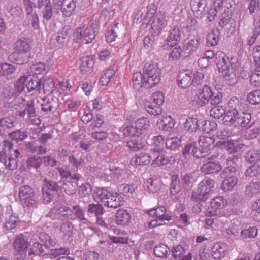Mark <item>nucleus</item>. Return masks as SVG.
Here are the masks:
<instances>
[{"label": "nucleus", "instance_id": "27", "mask_svg": "<svg viewBox=\"0 0 260 260\" xmlns=\"http://www.w3.org/2000/svg\"><path fill=\"white\" fill-rule=\"evenodd\" d=\"M9 58L17 64L22 65L28 62L27 53L16 50H14L10 55Z\"/></svg>", "mask_w": 260, "mask_h": 260}, {"label": "nucleus", "instance_id": "4", "mask_svg": "<svg viewBox=\"0 0 260 260\" xmlns=\"http://www.w3.org/2000/svg\"><path fill=\"white\" fill-rule=\"evenodd\" d=\"M143 75L145 88H152L160 81L159 71L153 64L146 63L143 68Z\"/></svg>", "mask_w": 260, "mask_h": 260}, {"label": "nucleus", "instance_id": "61", "mask_svg": "<svg viewBox=\"0 0 260 260\" xmlns=\"http://www.w3.org/2000/svg\"><path fill=\"white\" fill-rule=\"evenodd\" d=\"M184 126L186 130L190 132L196 131L198 128L197 119L193 117L187 118L184 124Z\"/></svg>", "mask_w": 260, "mask_h": 260}, {"label": "nucleus", "instance_id": "48", "mask_svg": "<svg viewBox=\"0 0 260 260\" xmlns=\"http://www.w3.org/2000/svg\"><path fill=\"white\" fill-rule=\"evenodd\" d=\"M137 188V185L134 184L131 185L122 184L118 186V191L120 194L129 197L133 194Z\"/></svg>", "mask_w": 260, "mask_h": 260}, {"label": "nucleus", "instance_id": "54", "mask_svg": "<svg viewBox=\"0 0 260 260\" xmlns=\"http://www.w3.org/2000/svg\"><path fill=\"white\" fill-rule=\"evenodd\" d=\"M206 5V0H194L191 2L192 10L198 15H201L204 11Z\"/></svg>", "mask_w": 260, "mask_h": 260}, {"label": "nucleus", "instance_id": "49", "mask_svg": "<svg viewBox=\"0 0 260 260\" xmlns=\"http://www.w3.org/2000/svg\"><path fill=\"white\" fill-rule=\"evenodd\" d=\"M210 111V115L215 119H219L226 114L225 107L219 104L214 105Z\"/></svg>", "mask_w": 260, "mask_h": 260}, {"label": "nucleus", "instance_id": "23", "mask_svg": "<svg viewBox=\"0 0 260 260\" xmlns=\"http://www.w3.org/2000/svg\"><path fill=\"white\" fill-rule=\"evenodd\" d=\"M22 1L27 15L32 13L34 8H40L47 3V0H22Z\"/></svg>", "mask_w": 260, "mask_h": 260}, {"label": "nucleus", "instance_id": "9", "mask_svg": "<svg viewBox=\"0 0 260 260\" xmlns=\"http://www.w3.org/2000/svg\"><path fill=\"white\" fill-rule=\"evenodd\" d=\"M19 196L25 206L33 207L37 204L34 191L28 185H23L20 187Z\"/></svg>", "mask_w": 260, "mask_h": 260}, {"label": "nucleus", "instance_id": "37", "mask_svg": "<svg viewBox=\"0 0 260 260\" xmlns=\"http://www.w3.org/2000/svg\"><path fill=\"white\" fill-rule=\"evenodd\" d=\"M76 0H63L61 3V10L67 17L71 15L76 8Z\"/></svg>", "mask_w": 260, "mask_h": 260}, {"label": "nucleus", "instance_id": "30", "mask_svg": "<svg viewBox=\"0 0 260 260\" xmlns=\"http://www.w3.org/2000/svg\"><path fill=\"white\" fill-rule=\"evenodd\" d=\"M98 29L96 24H92L84 30L83 31V39L85 41V43L88 44L92 41L95 37L96 31Z\"/></svg>", "mask_w": 260, "mask_h": 260}, {"label": "nucleus", "instance_id": "12", "mask_svg": "<svg viewBox=\"0 0 260 260\" xmlns=\"http://www.w3.org/2000/svg\"><path fill=\"white\" fill-rule=\"evenodd\" d=\"M70 208L67 206H60L52 209L47 216H49L54 220L62 221L70 220Z\"/></svg>", "mask_w": 260, "mask_h": 260}, {"label": "nucleus", "instance_id": "6", "mask_svg": "<svg viewBox=\"0 0 260 260\" xmlns=\"http://www.w3.org/2000/svg\"><path fill=\"white\" fill-rule=\"evenodd\" d=\"M198 97L204 105H206L210 102L211 105H216L221 103L223 95L219 92H214L209 86L205 85L201 89H199Z\"/></svg>", "mask_w": 260, "mask_h": 260}, {"label": "nucleus", "instance_id": "8", "mask_svg": "<svg viewBox=\"0 0 260 260\" xmlns=\"http://www.w3.org/2000/svg\"><path fill=\"white\" fill-rule=\"evenodd\" d=\"M182 33L181 30L177 26H174L171 28L169 31L167 39L161 46L162 49L169 50L179 44L181 40Z\"/></svg>", "mask_w": 260, "mask_h": 260}, {"label": "nucleus", "instance_id": "56", "mask_svg": "<svg viewBox=\"0 0 260 260\" xmlns=\"http://www.w3.org/2000/svg\"><path fill=\"white\" fill-rule=\"evenodd\" d=\"M174 120L172 119L170 117L161 120L157 123L159 129L164 131H170L174 126Z\"/></svg>", "mask_w": 260, "mask_h": 260}, {"label": "nucleus", "instance_id": "47", "mask_svg": "<svg viewBox=\"0 0 260 260\" xmlns=\"http://www.w3.org/2000/svg\"><path fill=\"white\" fill-rule=\"evenodd\" d=\"M151 159V156L148 153H142L139 155H136L133 157L132 161L136 165H147L150 163Z\"/></svg>", "mask_w": 260, "mask_h": 260}, {"label": "nucleus", "instance_id": "58", "mask_svg": "<svg viewBox=\"0 0 260 260\" xmlns=\"http://www.w3.org/2000/svg\"><path fill=\"white\" fill-rule=\"evenodd\" d=\"M9 136L12 140L18 143L23 141L27 137V132L19 129L10 133Z\"/></svg>", "mask_w": 260, "mask_h": 260}, {"label": "nucleus", "instance_id": "7", "mask_svg": "<svg viewBox=\"0 0 260 260\" xmlns=\"http://www.w3.org/2000/svg\"><path fill=\"white\" fill-rule=\"evenodd\" d=\"M198 142L199 145L198 154L202 156V158H206L211 153L212 149L214 147L215 139L208 135H203L199 137Z\"/></svg>", "mask_w": 260, "mask_h": 260}, {"label": "nucleus", "instance_id": "40", "mask_svg": "<svg viewBox=\"0 0 260 260\" xmlns=\"http://www.w3.org/2000/svg\"><path fill=\"white\" fill-rule=\"evenodd\" d=\"M80 61L79 68L83 74H86L89 72L94 63L93 58L89 56L83 57Z\"/></svg>", "mask_w": 260, "mask_h": 260}, {"label": "nucleus", "instance_id": "42", "mask_svg": "<svg viewBox=\"0 0 260 260\" xmlns=\"http://www.w3.org/2000/svg\"><path fill=\"white\" fill-rule=\"evenodd\" d=\"M145 143L139 138H133L126 142V146L132 151H138L144 148Z\"/></svg>", "mask_w": 260, "mask_h": 260}, {"label": "nucleus", "instance_id": "59", "mask_svg": "<svg viewBox=\"0 0 260 260\" xmlns=\"http://www.w3.org/2000/svg\"><path fill=\"white\" fill-rule=\"evenodd\" d=\"M28 78V76L23 75L20 77L16 82L13 88L18 96L25 89V83Z\"/></svg>", "mask_w": 260, "mask_h": 260}, {"label": "nucleus", "instance_id": "25", "mask_svg": "<svg viewBox=\"0 0 260 260\" xmlns=\"http://www.w3.org/2000/svg\"><path fill=\"white\" fill-rule=\"evenodd\" d=\"M30 42L28 38H22L18 39L14 44V50L27 53L31 50Z\"/></svg>", "mask_w": 260, "mask_h": 260}, {"label": "nucleus", "instance_id": "43", "mask_svg": "<svg viewBox=\"0 0 260 260\" xmlns=\"http://www.w3.org/2000/svg\"><path fill=\"white\" fill-rule=\"evenodd\" d=\"M239 114L238 110L227 111L223 118L224 123L227 125L234 126Z\"/></svg>", "mask_w": 260, "mask_h": 260}, {"label": "nucleus", "instance_id": "38", "mask_svg": "<svg viewBox=\"0 0 260 260\" xmlns=\"http://www.w3.org/2000/svg\"><path fill=\"white\" fill-rule=\"evenodd\" d=\"M71 220H66L62 221L60 226V230L64 238L72 236L74 225L71 221Z\"/></svg>", "mask_w": 260, "mask_h": 260}, {"label": "nucleus", "instance_id": "44", "mask_svg": "<svg viewBox=\"0 0 260 260\" xmlns=\"http://www.w3.org/2000/svg\"><path fill=\"white\" fill-rule=\"evenodd\" d=\"M111 193L104 188H98L93 195L94 199H98L104 205L106 201L109 200Z\"/></svg>", "mask_w": 260, "mask_h": 260}, {"label": "nucleus", "instance_id": "51", "mask_svg": "<svg viewBox=\"0 0 260 260\" xmlns=\"http://www.w3.org/2000/svg\"><path fill=\"white\" fill-rule=\"evenodd\" d=\"M145 108L148 113L152 115L157 116L162 112V109L158 105L147 101L145 103Z\"/></svg>", "mask_w": 260, "mask_h": 260}, {"label": "nucleus", "instance_id": "36", "mask_svg": "<svg viewBox=\"0 0 260 260\" xmlns=\"http://www.w3.org/2000/svg\"><path fill=\"white\" fill-rule=\"evenodd\" d=\"M153 252L156 257L160 258H167L171 253L170 249L165 244H159L155 246Z\"/></svg>", "mask_w": 260, "mask_h": 260}, {"label": "nucleus", "instance_id": "17", "mask_svg": "<svg viewBox=\"0 0 260 260\" xmlns=\"http://www.w3.org/2000/svg\"><path fill=\"white\" fill-rule=\"evenodd\" d=\"M50 156L41 157L40 156H34L29 157L26 161L27 166L29 169H38L43 164L44 166L49 165L50 160Z\"/></svg>", "mask_w": 260, "mask_h": 260}, {"label": "nucleus", "instance_id": "16", "mask_svg": "<svg viewBox=\"0 0 260 260\" xmlns=\"http://www.w3.org/2000/svg\"><path fill=\"white\" fill-rule=\"evenodd\" d=\"M215 63L219 72L229 71V60L228 57L222 51H217L215 54Z\"/></svg>", "mask_w": 260, "mask_h": 260}, {"label": "nucleus", "instance_id": "11", "mask_svg": "<svg viewBox=\"0 0 260 260\" xmlns=\"http://www.w3.org/2000/svg\"><path fill=\"white\" fill-rule=\"evenodd\" d=\"M208 162L204 163L201 167V172L205 174H216L220 172L222 167L218 161H213V156H208Z\"/></svg>", "mask_w": 260, "mask_h": 260}, {"label": "nucleus", "instance_id": "39", "mask_svg": "<svg viewBox=\"0 0 260 260\" xmlns=\"http://www.w3.org/2000/svg\"><path fill=\"white\" fill-rule=\"evenodd\" d=\"M140 72L134 73L132 77L133 87L137 91H140L144 88V78Z\"/></svg>", "mask_w": 260, "mask_h": 260}, {"label": "nucleus", "instance_id": "64", "mask_svg": "<svg viewBox=\"0 0 260 260\" xmlns=\"http://www.w3.org/2000/svg\"><path fill=\"white\" fill-rule=\"evenodd\" d=\"M247 100L251 104L256 105L259 104L260 90H255L248 93Z\"/></svg>", "mask_w": 260, "mask_h": 260}, {"label": "nucleus", "instance_id": "32", "mask_svg": "<svg viewBox=\"0 0 260 260\" xmlns=\"http://www.w3.org/2000/svg\"><path fill=\"white\" fill-rule=\"evenodd\" d=\"M116 219L117 224L126 225L130 222L131 216L125 210L119 209L116 213Z\"/></svg>", "mask_w": 260, "mask_h": 260}, {"label": "nucleus", "instance_id": "62", "mask_svg": "<svg viewBox=\"0 0 260 260\" xmlns=\"http://www.w3.org/2000/svg\"><path fill=\"white\" fill-rule=\"evenodd\" d=\"M172 159V156L167 153L159 154L152 161V164H157L159 166H164L168 164Z\"/></svg>", "mask_w": 260, "mask_h": 260}, {"label": "nucleus", "instance_id": "50", "mask_svg": "<svg viewBox=\"0 0 260 260\" xmlns=\"http://www.w3.org/2000/svg\"><path fill=\"white\" fill-rule=\"evenodd\" d=\"M16 123V118L12 115L0 118V127L11 128L15 126Z\"/></svg>", "mask_w": 260, "mask_h": 260}, {"label": "nucleus", "instance_id": "24", "mask_svg": "<svg viewBox=\"0 0 260 260\" xmlns=\"http://www.w3.org/2000/svg\"><path fill=\"white\" fill-rule=\"evenodd\" d=\"M59 183L61 186V190H63L68 195L74 194L78 188V183L72 180H60Z\"/></svg>", "mask_w": 260, "mask_h": 260}, {"label": "nucleus", "instance_id": "34", "mask_svg": "<svg viewBox=\"0 0 260 260\" xmlns=\"http://www.w3.org/2000/svg\"><path fill=\"white\" fill-rule=\"evenodd\" d=\"M44 202L47 204L54 202L59 197V192L42 188Z\"/></svg>", "mask_w": 260, "mask_h": 260}, {"label": "nucleus", "instance_id": "57", "mask_svg": "<svg viewBox=\"0 0 260 260\" xmlns=\"http://www.w3.org/2000/svg\"><path fill=\"white\" fill-rule=\"evenodd\" d=\"M87 212L90 214L94 215L96 217H98L103 214L104 210L101 204L92 203L88 206Z\"/></svg>", "mask_w": 260, "mask_h": 260}, {"label": "nucleus", "instance_id": "1", "mask_svg": "<svg viewBox=\"0 0 260 260\" xmlns=\"http://www.w3.org/2000/svg\"><path fill=\"white\" fill-rule=\"evenodd\" d=\"M39 238L42 245L35 248V250L39 256L50 255L55 258L61 254L68 255L70 253L69 249L66 247L53 248L56 244V242L45 232H39Z\"/></svg>", "mask_w": 260, "mask_h": 260}, {"label": "nucleus", "instance_id": "22", "mask_svg": "<svg viewBox=\"0 0 260 260\" xmlns=\"http://www.w3.org/2000/svg\"><path fill=\"white\" fill-rule=\"evenodd\" d=\"M228 249L226 244L216 243L212 247V255L214 259H220L225 256Z\"/></svg>", "mask_w": 260, "mask_h": 260}, {"label": "nucleus", "instance_id": "18", "mask_svg": "<svg viewBox=\"0 0 260 260\" xmlns=\"http://www.w3.org/2000/svg\"><path fill=\"white\" fill-rule=\"evenodd\" d=\"M56 169L61 178L62 179V180L70 178L71 180H75L78 181L81 178L80 174L78 173H72L69 165H62L61 167H58Z\"/></svg>", "mask_w": 260, "mask_h": 260}, {"label": "nucleus", "instance_id": "46", "mask_svg": "<svg viewBox=\"0 0 260 260\" xmlns=\"http://www.w3.org/2000/svg\"><path fill=\"white\" fill-rule=\"evenodd\" d=\"M246 161L251 164H259L260 150L257 149H251L246 152L245 155Z\"/></svg>", "mask_w": 260, "mask_h": 260}, {"label": "nucleus", "instance_id": "60", "mask_svg": "<svg viewBox=\"0 0 260 260\" xmlns=\"http://www.w3.org/2000/svg\"><path fill=\"white\" fill-rule=\"evenodd\" d=\"M44 185L42 186L43 188L54 190L57 192H59L61 190V186L59 182H56L53 180L44 179Z\"/></svg>", "mask_w": 260, "mask_h": 260}, {"label": "nucleus", "instance_id": "45", "mask_svg": "<svg viewBox=\"0 0 260 260\" xmlns=\"http://www.w3.org/2000/svg\"><path fill=\"white\" fill-rule=\"evenodd\" d=\"M198 152H199L198 148H197L192 144L188 143L183 148L182 155L186 158L192 155L194 157L202 159V156L200 154H198Z\"/></svg>", "mask_w": 260, "mask_h": 260}, {"label": "nucleus", "instance_id": "15", "mask_svg": "<svg viewBox=\"0 0 260 260\" xmlns=\"http://www.w3.org/2000/svg\"><path fill=\"white\" fill-rule=\"evenodd\" d=\"M147 213L153 217H155L157 221L163 222L165 220L169 221L172 219V216L166 213V209L164 206L152 208L147 211Z\"/></svg>", "mask_w": 260, "mask_h": 260}, {"label": "nucleus", "instance_id": "10", "mask_svg": "<svg viewBox=\"0 0 260 260\" xmlns=\"http://www.w3.org/2000/svg\"><path fill=\"white\" fill-rule=\"evenodd\" d=\"M200 47V38L199 37L193 36L186 39L183 43L184 56L188 57L196 52Z\"/></svg>", "mask_w": 260, "mask_h": 260}, {"label": "nucleus", "instance_id": "28", "mask_svg": "<svg viewBox=\"0 0 260 260\" xmlns=\"http://www.w3.org/2000/svg\"><path fill=\"white\" fill-rule=\"evenodd\" d=\"M134 124L140 136L146 134L150 127V121L145 117L137 119Z\"/></svg>", "mask_w": 260, "mask_h": 260}, {"label": "nucleus", "instance_id": "35", "mask_svg": "<svg viewBox=\"0 0 260 260\" xmlns=\"http://www.w3.org/2000/svg\"><path fill=\"white\" fill-rule=\"evenodd\" d=\"M73 210L70 209V220L74 221L77 219L79 221L82 220H87L84 216V212L79 205H75L73 207Z\"/></svg>", "mask_w": 260, "mask_h": 260}, {"label": "nucleus", "instance_id": "55", "mask_svg": "<svg viewBox=\"0 0 260 260\" xmlns=\"http://www.w3.org/2000/svg\"><path fill=\"white\" fill-rule=\"evenodd\" d=\"M219 32L218 30H212L206 37V44L208 46H214L218 44Z\"/></svg>", "mask_w": 260, "mask_h": 260}, {"label": "nucleus", "instance_id": "33", "mask_svg": "<svg viewBox=\"0 0 260 260\" xmlns=\"http://www.w3.org/2000/svg\"><path fill=\"white\" fill-rule=\"evenodd\" d=\"M70 32V27L65 26L58 32L57 35H55L53 37L59 44H63L68 41Z\"/></svg>", "mask_w": 260, "mask_h": 260}, {"label": "nucleus", "instance_id": "14", "mask_svg": "<svg viewBox=\"0 0 260 260\" xmlns=\"http://www.w3.org/2000/svg\"><path fill=\"white\" fill-rule=\"evenodd\" d=\"M224 206V200L222 197H217L213 198L211 202L210 207L206 210V216L211 217L215 215L219 210L223 208Z\"/></svg>", "mask_w": 260, "mask_h": 260}, {"label": "nucleus", "instance_id": "41", "mask_svg": "<svg viewBox=\"0 0 260 260\" xmlns=\"http://www.w3.org/2000/svg\"><path fill=\"white\" fill-rule=\"evenodd\" d=\"M181 189V187L179 176L178 175H173L172 177V181L170 186L171 196H175L180 192Z\"/></svg>", "mask_w": 260, "mask_h": 260}, {"label": "nucleus", "instance_id": "13", "mask_svg": "<svg viewBox=\"0 0 260 260\" xmlns=\"http://www.w3.org/2000/svg\"><path fill=\"white\" fill-rule=\"evenodd\" d=\"M166 24V22L164 15L161 13L157 14L153 18L151 24L153 35H158Z\"/></svg>", "mask_w": 260, "mask_h": 260}, {"label": "nucleus", "instance_id": "19", "mask_svg": "<svg viewBox=\"0 0 260 260\" xmlns=\"http://www.w3.org/2000/svg\"><path fill=\"white\" fill-rule=\"evenodd\" d=\"M192 75V74L189 71L180 72L177 76L178 85L182 88L189 87L193 81Z\"/></svg>", "mask_w": 260, "mask_h": 260}, {"label": "nucleus", "instance_id": "63", "mask_svg": "<svg viewBox=\"0 0 260 260\" xmlns=\"http://www.w3.org/2000/svg\"><path fill=\"white\" fill-rule=\"evenodd\" d=\"M259 174H260V164H253L245 172V175L249 177H254Z\"/></svg>", "mask_w": 260, "mask_h": 260}, {"label": "nucleus", "instance_id": "29", "mask_svg": "<svg viewBox=\"0 0 260 260\" xmlns=\"http://www.w3.org/2000/svg\"><path fill=\"white\" fill-rule=\"evenodd\" d=\"M124 202V198L121 196L117 194L116 196H114L111 194L109 200L108 199L106 201L104 205L109 208L115 209L122 205Z\"/></svg>", "mask_w": 260, "mask_h": 260}, {"label": "nucleus", "instance_id": "21", "mask_svg": "<svg viewBox=\"0 0 260 260\" xmlns=\"http://www.w3.org/2000/svg\"><path fill=\"white\" fill-rule=\"evenodd\" d=\"M161 184V181L159 179L150 178L144 182V187L150 193H155L160 190Z\"/></svg>", "mask_w": 260, "mask_h": 260}, {"label": "nucleus", "instance_id": "31", "mask_svg": "<svg viewBox=\"0 0 260 260\" xmlns=\"http://www.w3.org/2000/svg\"><path fill=\"white\" fill-rule=\"evenodd\" d=\"M147 143L150 145L157 147L158 148L155 151L159 152L162 150L164 144V138L161 135L153 136L150 135L148 136Z\"/></svg>", "mask_w": 260, "mask_h": 260}, {"label": "nucleus", "instance_id": "2", "mask_svg": "<svg viewBox=\"0 0 260 260\" xmlns=\"http://www.w3.org/2000/svg\"><path fill=\"white\" fill-rule=\"evenodd\" d=\"M220 175L221 177L224 178L221 188L223 191H228L237 184L239 171L236 167L229 166L224 168Z\"/></svg>", "mask_w": 260, "mask_h": 260}, {"label": "nucleus", "instance_id": "20", "mask_svg": "<svg viewBox=\"0 0 260 260\" xmlns=\"http://www.w3.org/2000/svg\"><path fill=\"white\" fill-rule=\"evenodd\" d=\"M27 80L28 82L26 84L25 86L28 93L32 92L34 94L41 91L42 84L41 79L37 76L28 77Z\"/></svg>", "mask_w": 260, "mask_h": 260}, {"label": "nucleus", "instance_id": "53", "mask_svg": "<svg viewBox=\"0 0 260 260\" xmlns=\"http://www.w3.org/2000/svg\"><path fill=\"white\" fill-rule=\"evenodd\" d=\"M181 139L177 137H171L168 138L165 142L167 149L175 150L181 146Z\"/></svg>", "mask_w": 260, "mask_h": 260}, {"label": "nucleus", "instance_id": "26", "mask_svg": "<svg viewBox=\"0 0 260 260\" xmlns=\"http://www.w3.org/2000/svg\"><path fill=\"white\" fill-rule=\"evenodd\" d=\"M172 255L175 259L178 260H190L191 254L190 253L186 254V249L180 245L174 246L172 249Z\"/></svg>", "mask_w": 260, "mask_h": 260}, {"label": "nucleus", "instance_id": "52", "mask_svg": "<svg viewBox=\"0 0 260 260\" xmlns=\"http://www.w3.org/2000/svg\"><path fill=\"white\" fill-rule=\"evenodd\" d=\"M20 220L18 216L11 215L7 219L3 224V226L7 230H12L18 226Z\"/></svg>", "mask_w": 260, "mask_h": 260}, {"label": "nucleus", "instance_id": "3", "mask_svg": "<svg viewBox=\"0 0 260 260\" xmlns=\"http://www.w3.org/2000/svg\"><path fill=\"white\" fill-rule=\"evenodd\" d=\"M214 182L212 179L206 177L198 185L197 192H192L191 196L192 201L200 200L206 201L213 191Z\"/></svg>", "mask_w": 260, "mask_h": 260}, {"label": "nucleus", "instance_id": "5", "mask_svg": "<svg viewBox=\"0 0 260 260\" xmlns=\"http://www.w3.org/2000/svg\"><path fill=\"white\" fill-rule=\"evenodd\" d=\"M15 249L22 256H26L27 255L30 256L31 255H39V254L37 253L35 251V248H37V245L38 247H40L42 245V242L34 243L32 247L29 248V243L26 239V237L24 235H21L17 236L13 243Z\"/></svg>", "mask_w": 260, "mask_h": 260}]
</instances>
